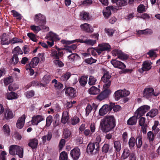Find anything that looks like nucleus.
<instances>
[{
    "label": "nucleus",
    "mask_w": 160,
    "mask_h": 160,
    "mask_svg": "<svg viewBox=\"0 0 160 160\" xmlns=\"http://www.w3.org/2000/svg\"><path fill=\"white\" fill-rule=\"evenodd\" d=\"M102 129L104 132L111 131L115 126V120L112 116H107L103 119Z\"/></svg>",
    "instance_id": "obj_1"
},
{
    "label": "nucleus",
    "mask_w": 160,
    "mask_h": 160,
    "mask_svg": "<svg viewBox=\"0 0 160 160\" xmlns=\"http://www.w3.org/2000/svg\"><path fill=\"white\" fill-rule=\"evenodd\" d=\"M9 153L12 155H18L20 158H22L23 155V148L16 145H12L9 147Z\"/></svg>",
    "instance_id": "obj_2"
},
{
    "label": "nucleus",
    "mask_w": 160,
    "mask_h": 160,
    "mask_svg": "<svg viewBox=\"0 0 160 160\" xmlns=\"http://www.w3.org/2000/svg\"><path fill=\"white\" fill-rule=\"evenodd\" d=\"M61 42L63 44H70L76 42H80L81 43H85L88 45L93 46L96 43V41L94 40L87 39L83 41L82 40L78 39L72 41L62 40H61Z\"/></svg>",
    "instance_id": "obj_3"
},
{
    "label": "nucleus",
    "mask_w": 160,
    "mask_h": 160,
    "mask_svg": "<svg viewBox=\"0 0 160 160\" xmlns=\"http://www.w3.org/2000/svg\"><path fill=\"white\" fill-rule=\"evenodd\" d=\"M34 21L36 24L41 27L43 26L46 22L45 16L40 13L35 15Z\"/></svg>",
    "instance_id": "obj_4"
},
{
    "label": "nucleus",
    "mask_w": 160,
    "mask_h": 160,
    "mask_svg": "<svg viewBox=\"0 0 160 160\" xmlns=\"http://www.w3.org/2000/svg\"><path fill=\"white\" fill-rule=\"evenodd\" d=\"M111 46L108 43H102L99 44L98 47L96 48V52L100 55L104 51H110Z\"/></svg>",
    "instance_id": "obj_5"
},
{
    "label": "nucleus",
    "mask_w": 160,
    "mask_h": 160,
    "mask_svg": "<svg viewBox=\"0 0 160 160\" xmlns=\"http://www.w3.org/2000/svg\"><path fill=\"white\" fill-rule=\"evenodd\" d=\"M150 107L147 105L142 106L139 107L135 112V115H137L138 117H140L150 109Z\"/></svg>",
    "instance_id": "obj_6"
},
{
    "label": "nucleus",
    "mask_w": 160,
    "mask_h": 160,
    "mask_svg": "<svg viewBox=\"0 0 160 160\" xmlns=\"http://www.w3.org/2000/svg\"><path fill=\"white\" fill-rule=\"evenodd\" d=\"M154 90L152 88H148L145 89L143 92V96L146 98L149 99L152 95L155 96H158L159 93H157L153 92Z\"/></svg>",
    "instance_id": "obj_7"
},
{
    "label": "nucleus",
    "mask_w": 160,
    "mask_h": 160,
    "mask_svg": "<svg viewBox=\"0 0 160 160\" xmlns=\"http://www.w3.org/2000/svg\"><path fill=\"white\" fill-rule=\"evenodd\" d=\"M152 63L150 61H146L143 62L141 69L139 70V71L142 73L144 71H147L150 70L152 67Z\"/></svg>",
    "instance_id": "obj_8"
},
{
    "label": "nucleus",
    "mask_w": 160,
    "mask_h": 160,
    "mask_svg": "<svg viewBox=\"0 0 160 160\" xmlns=\"http://www.w3.org/2000/svg\"><path fill=\"white\" fill-rule=\"evenodd\" d=\"M111 110H112V107L110 105L108 104L104 105L99 109V114L101 116H104Z\"/></svg>",
    "instance_id": "obj_9"
},
{
    "label": "nucleus",
    "mask_w": 160,
    "mask_h": 160,
    "mask_svg": "<svg viewBox=\"0 0 160 160\" xmlns=\"http://www.w3.org/2000/svg\"><path fill=\"white\" fill-rule=\"evenodd\" d=\"M44 117L42 115L34 116L31 120L32 124L33 125H37L38 123L44 120Z\"/></svg>",
    "instance_id": "obj_10"
},
{
    "label": "nucleus",
    "mask_w": 160,
    "mask_h": 160,
    "mask_svg": "<svg viewBox=\"0 0 160 160\" xmlns=\"http://www.w3.org/2000/svg\"><path fill=\"white\" fill-rule=\"evenodd\" d=\"M116 10V8L112 6L107 7L103 10V15L106 18H108L111 14V12L115 11Z\"/></svg>",
    "instance_id": "obj_11"
},
{
    "label": "nucleus",
    "mask_w": 160,
    "mask_h": 160,
    "mask_svg": "<svg viewBox=\"0 0 160 160\" xmlns=\"http://www.w3.org/2000/svg\"><path fill=\"white\" fill-rule=\"evenodd\" d=\"M70 154L73 159H78L80 155V149L77 148H74L71 151Z\"/></svg>",
    "instance_id": "obj_12"
},
{
    "label": "nucleus",
    "mask_w": 160,
    "mask_h": 160,
    "mask_svg": "<svg viewBox=\"0 0 160 160\" xmlns=\"http://www.w3.org/2000/svg\"><path fill=\"white\" fill-rule=\"evenodd\" d=\"M111 62L113 66L116 68L122 69L126 67L125 65L123 63L116 59L111 61Z\"/></svg>",
    "instance_id": "obj_13"
},
{
    "label": "nucleus",
    "mask_w": 160,
    "mask_h": 160,
    "mask_svg": "<svg viewBox=\"0 0 160 160\" xmlns=\"http://www.w3.org/2000/svg\"><path fill=\"white\" fill-rule=\"evenodd\" d=\"M110 92L111 91L109 89L104 90L99 95L97 96V98L99 100L101 101L107 98Z\"/></svg>",
    "instance_id": "obj_14"
},
{
    "label": "nucleus",
    "mask_w": 160,
    "mask_h": 160,
    "mask_svg": "<svg viewBox=\"0 0 160 160\" xmlns=\"http://www.w3.org/2000/svg\"><path fill=\"white\" fill-rule=\"evenodd\" d=\"M26 118V116L25 114L22 115L18 119L16 126L17 128L19 129H21L23 126L25 120Z\"/></svg>",
    "instance_id": "obj_15"
},
{
    "label": "nucleus",
    "mask_w": 160,
    "mask_h": 160,
    "mask_svg": "<svg viewBox=\"0 0 160 160\" xmlns=\"http://www.w3.org/2000/svg\"><path fill=\"white\" fill-rule=\"evenodd\" d=\"M10 43L9 38L6 34L3 33L1 37V44L2 45H8Z\"/></svg>",
    "instance_id": "obj_16"
},
{
    "label": "nucleus",
    "mask_w": 160,
    "mask_h": 160,
    "mask_svg": "<svg viewBox=\"0 0 160 160\" xmlns=\"http://www.w3.org/2000/svg\"><path fill=\"white\" fill-rule=\"evenodd\" d=\"M48 39L49 40L57 41L60 40L58 36L52 32H49L47 35Z\"/></svg>",
    "instance_id": "obj_17"
},
{
    "label": "nucleus",
    "mask_w": 160,
    "mask_h": 160,
    "mask_svg": "<svg viewBox=\"0 0 160 160\" xmlns=\"http://www.w3.org/2000/svg\"><path fill=\"white\" fill-rule=\"evenodd\" d=\"M65 94L71 98H73L76 96V92L74 89L70 87L67 88L65 91Z\"/></svg>",
    "instance_id": "obj_18"
},
{
    "label": "nucleus",
    "mask_w": 160,
    "mask_h": 160,
    "mask_svg": "<svg viewBox=\"0 0 160 160\" xmlns=\"http://www.w3.org/2000/svg\"><path fill=\"white\" fill-rule=\"evenodd\" d=\"M14 116L12 111L9 109H7L5 110L3 118L5 119H9L12 118Z\"/></svg>",
    "instance_id": "obj_19"
},
{
    "label": "nucleus",
    "mask_w": 160,
    "mask_h": 160,
    "mask_svg": "<svg viewBox=\"0 0 160 160\" xmlns=\"http://www.w3.org/2000/svg\"><path fill=\"white\" fill-rule=\"evenodd\" d=\"M80 28L82 30L85 31L87 32H92V31L91 30L90 25L87 23L82 24L80 25Z\"/></svg>",
    "instance_id": "obj_20"
},
{
    "label": "nucleus",
    "mask_w": 160,
    "mask_h": 160,
    "mask_svg": "<svg viewBox=\"0 0 160 160\" xmlns=\"http://www.w3.org/2000/svg\"><path fill=\"white\" fill-rule=\"evenodd\" d=\"M139 118L138 117L137 115H135L132 117H131L127 121V123L129 125H135L137 122V118Z\"/></svg>",
    "instance_id": "obj_21"
},
{
    "label": "nucleus",
    "mask_w": 160,
    "mask_h": 160,
    "mask_svg": "<svg viewBox=\"0 0 160 160\" xmlns=\"http://www.w3.org/2000/svg\"><path fill=\"white\" fill-rule=\"evenodd\" d=\"M38 144V141L37 139L34 138L30 140L28 145L32 149L36 148Z\"/></svg>",
    "instance_id": "obj_22"
},
{
    "label": "nucleus",
    "mask_w": 160,
    "mask_h": 160,
    "mask_svg": "<svg viewBox=\"0 0 160 160\" xmlns=\"http://www.w3.org/2000/svg\"><path fill=\"white\" fill-rule=\"evenodd\" d=\"M100 132H97L95 134L97 136L96 138L95 142L94 143L95 144L96 147V151H98L99 148V143L101 141V137L99 135Z\"/></svg>",
    "instance_id": "obj_23"
},
{
    "label": "nucleus",
    "mask_w": 160,
    "mask_h": 160,
    "mask_svg": "<svg viewBox=\"0 0 160 160\" xmlns=\"http://www.w3.org/2000/svg\"><path fill=\"white\" fill-rule=\"evenodd\" d=\"M88 92L90 94L95 95L99 93L100 90L95 86H92L88 90Z\"/></svg>",
    "instance_id": "obj_24"
},
{
    "label": "nucleus",
    "mask_w": 160,
    "mask_h": 160,
    "mask_svg": "<svg viewBox=\"0 0 160 160\" xmlns=\"http://www.w3.org/2000/svg\"><path fill=\"white\" fill-rule=\"evenodd\" d=\"M68 113L67 111L63 112L62 118V122L63 123H66L69 119Z\"/></svg>",
    "instance_id": "obj_25"
},
{
    "label": "nucleus",
    "mask_w": 160,
    "mask_h": 160,
    "mask_svg": "<svg viewBox=\"0 0 160 160\" xmlns=\"http://www.w3.org/2000/svg\"><path fill=\"white\" fill-rule=\"evenodd\" d=\"M80 15L81 19L83 20H88L91 18V16L89 14L84 11H82L81 12Z\"/></svg>",
    "instance_id": "obj_26"
},
{
    "label": "nucleus",
    "mask_w": 160,
    "mask_h": 160,
    "mask_svg": "<svg viewBox=\"0 0 160 160\" xmlns=\"http://www.w3.org/2000/svg\"><path fill=\"white\" fill-rule=\"evenodd\" d=\"M41 28L43 29H46L44 28V26L41 27L40 26H38L35 25H32L30 27L31 29L36 33H37L41 30Z\"/></svg>",
    "instance_id": "obj_27"
},
{
    "label": "nucleus",
    "mask_w": 160,
    "mask_h": 160,
    "mask_svg": "<svg viewBox=\"0 0 160 160\" xmlns=\"http://www.w3.org/2000/svg\"><path fill=\"white\" fill-rule=\"evenodd\" d=\"M95 145L94 143H89L87 147V151L88 152L91 153L95 149V151H97L96 150Z\"/></svg>",
    "instance_id": "obj_28"
},
{
    "label": "nucleus",
    "mask_w": 160,
    "mask_h": 160,
    "mask_svg": "<svg viewBox=\"0 0 160 160\" xmlns=\"http://www.w3.org/2000/svg\"><path fill=\"white\" fill-rule=\"evenodd\" d=\"M122 90H119L116 91L114 94V98L116 100H119L121 98L123 97L122 93Z\"/></svg>",
    "instance_id": "obj_29"
},
{
    "label": "nucleus",
    "mask_w": 160,
    "mask_h": 160,
    "mask_svg": "<svg viewBox=\"0 0 160 160\" xmlns=\"http://www.w3.org/2000/svg\"><path fill=\"white\" fill-rule=\"evenodd\" d=\"M6 96L8 100L15 99L17 98V94L14 92H12L7 93Z\"/></svg>",
    "instance_id": "obj_30"
},
{
    "label": "nucleus",
    "mask_w": 160,
    "mask_h": 160,
    "mask_svg": "<svg viewBox=\"0 0 160 160\" xmlns=\"http://www.w3.org/2000/svg\"><path fill=\"white\" fill-rule=\"evenodd\" d=\"M51 80V76L49 75H45L42 80L41 82L44 85L48 83Z\"/></svg>",
    "instance_id": "obj_31"
},
{
    "label": "nucleus",
    "mask_w": 160,
    "mask_h": 160,
    "mask_svg": "<svg viewBox=\"0 0 160 160\" xmlns=\"http://www.w3.org/2000/svg\"><path fill=\"white\" fill-rule=\"evenodd\" d=\"M39 62V59L38 57L33 58L30 62V64L32 68H34L37 66Z\"/></svg>",
    "instance_id": "obj_32"
},
{
    "label": "nucleus",
    "mask_w": 160,
    "mask_h": 160,
    "mask_svg": "<svg viewBox=\"0 0 160 160\" xmlns=\"http://www.w3.org/2000/svg\"><path fill=\"white\" fill-rule=\"evenodd\" d=\"M158 112V110L157 109H152L147 114L146 116L153 118L157 114Z\"/></svg>",
    "instance_id": "obj_33"
},
{
    "label": "nucleus",
    "mask_w": 160,
    "mask_h": 160,
    "mask_svg": "<svg viewBox=\"0 0 160 160\" xmlns=\"http://www.w3.org/2000/svg\"><path fill=\"white\" fill-rule=\"evenodd\" d=\"M52 137V134L51 132H48L46 135H45L42 137L41 139L42 140V143H44L47 139L48 141L50 140Z\"/></svg>",
    "instance_id": "obj_34"
},
{
    "label": "nucleus",
    "mask_w": 160,
    "mask_h": 160,
    "mask_svg": "<svg viewBox=\"0 0 160 160\" xmlns=\"http://www.w3.org/2000/svg\"><path fill=\"white\" fill-rule=\"evenodd\" d=\"M130 154L129 150L128 148L125 149L122 155L121 158L123 159H125L127 158L130 155Z\"/></svg>",
    "instance_id": "obj_35"
},
{
    "label": "nucleus",
    "mask_w": 160,
    "mask_h": 160,
    "mask_svg": "<svg viewBox=\"0 0 160 160\" xmlns=\"http://www.w3.org/2000/svg\"><path fill=\"white\" fill-rule=\"evenodd\" d=\"M88 78L87 76H82L81 77L79 82L81 85L84 86L86 84L88 81Z\"/></svg>",
    "instance_id": "obj_36"
},
{
    "label": "nucleus",
    "mask_w": 160,
    "mask_h": 160,
    "mask_svg": "<svg viewBox=\"0 0 160 160\" xmlns=\"http://www.w3.org/2000/svg\"><path fill=\"white\" fill-rule=\"evenodd\" d=\"M13 82V79L11 77L9 76L4 78L3 79V82L4 85L6 86L8 85L9 83Z\"/></svg>",
    "instance_id": "obj_37"
},
{
    "label": "nucleus",
    "mask_w": 160,
    "mask_h": 160,
    "mask_svg": "<svg viewBox=\"0 0 160 160\" xmlns=\"http://www.w3.org/2000/svg\"><path fill=\"white\" fill-rule=\"evenodd\" d=\"M147 8L145 6L142 4H141L138 7L137 11L139 13H142L145 12Z\"/></svg>",
    "instance_id": "obj_38"
},
{
    "label": "nucleus",
    "mask_w": 160,
    "mask_h": 160,
    "mask_svg": "<svg viewBox=\"0 0 160 160\" xmlns=\"http://www.w3.org/2000/svg\"><path fill=\"white\" fill-rule=\"evenodd\" d=\"M80 119L79 118L74 116L72 117L70 121L71 123L73 125H74L79 122Z\"/></svg>",
    "instance_id": "obj_39"
},
{
    "label": "nucleus",
    "mask_w": 160,
    "mask_h": 160,
    "mask_svg": "<svg viewBox=\"0 0 160 160\" xmlns=\"http://www.w3.org/2000/svg\"><path fill=\"white\" fill-rule=\"evenodd\" d=\"M110 78V75L108 73L106 72L105 73L101 78V80L103 82H107L110 81L109 79Z\"/></svg>",
    "instance_id": "obj_40"
},
{
    "label": "nucleus",
    "mask_w": 160,
    "mask_h": 160,
    "mask_svg": "<svg viewBox=\"0 0 160 160\" xmlns=\"http://www.w3.org/2000/svg\"><path fill=\"white\" fill-rule=\"evenodd\" d=\"M50 56L53 59H59V57H58V52L55 50L52 49L51 52Z\"/></svg>",
    "instance_id": "obj_41"
},
{
    "label": "nucleus",
    "mask_w": 160,
    "mask_h": 160,
    "mask_svg": "<svg viewBox=\"0 0 160 160\" xmlns=\"http://www.w3.org/2000/svg\"><path fill=\"white\" fill-rule=\"evenodd\" d=\"M142 136L141 135L139 134L136 140H138V142H136V145L138 148H140L142 145Z\"/></svg>",
    "instance_id": "obj_42"
},
{
    "label": "nucleus",
    "mask_w": 160,
    "mask_h": 160,
    "mask_svg": "<svg viewBox=\"0 0 160 160\" xmlns=\"http://www.w3.org/2000/svg\"><path fill=\"white\" fill-rule=\"evenodd\" d=\"M23 42V41L20 38H13L10 40V43L11 44H14L17 43H22Z\"/></svg>",
    "instance_id": "obj_43"
},
{
    "label": "nucleus",
    "mask_w": 160,
    "mask_h": 160,
    "mask_svg": "<svg viewBox=\"0 0 160 160\" xmlns=\"http://www.w3.org/2000/svg\"><path fill=\"white\" fill-rule=\"evenodd\" d=\"M68 155L65 151L62 152L60 154L59 160H68Z\"/></svg>",
    "instance_id": "obj_44"
},
{
    "label": "nucleus",
    "mask_w": 160,
    "mask_h": 160,
    "mask_svg": "<svg viewBox=\"0 0 160 160\" xmlns=\"http://www.w3.org/2000/svg\"><path fill=\"white\" fill-rule=\"evenodd\" d=\"M97 81V79L92 76L89 77L88 80V84L90 85H93L95 84Z\"/></svg>",
    "instance_id": "obj_45"
},
{
    "label": "nucleus",
    "mask_w": 160,
    "mask_h": 160,
    "mask_svg": "<svg viewBox=\"0 0 160 160\" xmlns=\"http://www.w3.org/2000/svg\"><path fill=\"white\" fill-rule=\"evenodd\" d=\"M71 74L69 72H68L62 75L61 77V80L62 81H66L70 77Z\"/></svg>",
    "instance_id": "obj_46"
},
{
    "label": "nucleus",
    "mask_w": 160,
    "mask_h": 160,
    "mask_svg": "<svg viewBox=\"0 0 160 160\" xmlns=\"http://www.w3.org/2000/svg\"><path fill=\"white\" fill-rule=\"evenodd\" d=\"M114 147L117 152H119L121 148V146L120 142L116 141L114 142Z\"/></svg>",
    "instance_id": "obj_47"
},
{
    "label": "nucleus",
    "mask_w": 160,
    "mask_h": 160,
    "mask_svg": "<svg viewBox=\"0 0 160 160\" xmlns=\"http://www.w3.org/2000/svg\"><path fill=\"white\" fill-rule=\"evenodd\" d=\"M27 36L32 41L34 42H36L37 41V38L36 35L34 33H27Z\"/></svg>",
    "instance_id": "obj_48"
},
{
    "label": "nucleus",
    "mask_w": 160,
    "mask_h": 160,
    "mask_svg": "<svg viewBox=\"0 0 160 160\" xmlns=\"http://www.w3.org/2000/svg\"><path fill=\"white\" fill-rule=\"evenodd\" d=\"M110 106L112 107V109H113L114 111L116 112L120 110L121 108V107L119 105H115L114 103H111Z\"/></svg>",
    "instance_id": "obj_49"
},
{
    "label": "nucleus",
    "mask_w": 160,
    "mask_h": 160,
    "mask_svg": "<svg viewBox=\"0 0 160 160\" xmlns=\"http://www.w3.org/2000/svg\"><path fill=\"white\" fill-rule=\"evenodd\" d=\"M12 63L14 65L17 64L19 61V59L17 54H14L12 58Z\"/></svg>",
    "instance_id": "obj_50"
},
{
    "label": "nucleus",
    "mask_w": 160,
    "mask_h": 160,
    "mask_svg": "<svg viewBox=\"0 0 160 160\" xmlns=\"http://www.w3.org/2000/svg\"><path fill=\"white\" fill-rule=\"evenodd\" d=\"M35 94L34 91L31 90L30 91H27L25 93V95L27 98H30L33 97Z\"/></svg>",
    "instance_id": "obj_51"
},
{
    "label": "nucleus",
    "mask_w": 160,
    "mask_h": 160,
    "mask_svg": "<svg viewBox=\"0 0 160 160\" xmlns=\"http://www.w3.org/2000/svg\"><path fill=\"white\" fill-rule=\"evenodd\" d=\"M136 143V140L133 137H131L129 141L128 144L129 147L130 148H133Z\"/></svg>",
    "instance_id": "obj_52"
},
{
    "label": "nucleus",
    "mask_w": 160,
    "mask_h": 160,
    "mask_svg": "<svg viewBox=\"0 0 160 160\" xmlns=\"http://www.w3.org/2000/svg\"><path fill=\"white\" fill-rule=\"evenodd\" d=\"M2 129L5 134H7V135L9 134L10 131L9 126L8 125H4Z\"/></svg>",
    "instance_id": "obj_53"
},
{
    "label": "nucleus",
    "mask_w": 160,
    "mask_h": 160,
    "mask_svg": "<svg viewBox=\"0 0 160 160\" xmlns=\"http://www.w3.org/2000/svg\"><path fill=\"white\" fill-rule=\"evenodd\" d=\"M18 88V85L16 84H11L8 86V90L11 91H14Z\"/></svg>",
    "instance_id": "obj_54"
},
{
    "label": "nucleus",
    "mask_w": 160,
    "mask_h": 160,
    "mask_svg": "<svg viewBox=\"0 0 160 160\" xmlns=\"http://www.w3.org/2000/svg\"><path fill=\"white\" fill-rule=\"evenodd\" d=\"M127 3V2L125 0H118L116 4L118 7H121L126 5Z\"/></svg>",
    "instance_id": "obj_55"
},
{
    "label": "nucleus",
    "mask_w": 160,
    "mask_h": 160,
    "mask_svg": "<svg viewBox=\"0 0 160 160\" xmlns=\"http://www.w3.org/2000/svg\"><path fill=\"white\" fill-rule=\"evenodd\" d=\"M52 121V117L51 115H49L47 117L46 119V125L47 127L49 126Z\"/></svg>",
    "instance_id": "obj_56"
},
{
    "label": "nucleus",
    "mask_w": 160,
    "mask_h": 160,
    "mask_svg": "<svg viewBox=\"0 0 160 160\" xmlns=\"http://www.w3.org/2000/svg\"><path fill=\"white\" fill-rule=\"evenodd\" d=\"M13 16L17 18V19H21V15L15 10H12L11 11Z\"/></svg>",
    "instance_id": "obj_57"
},
{
    "label": "nucleus",
    "mask_w": 160,
    "mask_h": 160,
    "mask_svg": "<svg viewBox=\"0 0 160 160\" xmlns=\"http://www.w3.org/2000/svg\"><path fill=\"white\" fill-rule=\"evenodd\" d=\"M92 109V107L91 105H87L85 110V115L86 116H88L89 115V114L91 112Z\"/></svg>",
    "instance_id": "obj_58"
},
{
    "label": "nucleus",
    "mask_w": 160,
    "mask_h": 160,
    "mask_svg": "<svg viewBox=\"0 0 160 160\" xmlns=\"http://www.w3.org/2000/svg\"><path fill=\"white\" fill-rule=\"evenodd\" d=\"M38 58L40 60V61L43 62L44 61L45 59V54L44 53H42L38 54Z\"/></svg>",
    "instance_id": "obj_59"
},
{
    "label": "nucleus",
    "mask_w": 160,
    "mask_h": 160,
    "mask_svg": "<svg viewBox=\"0 0 160 160\" xmlns=\"http://www.w3.org/2000/svg\"><path fill=\"white\" fill-rule=\"evenodd\" d=\"M6 154V152L0 151V160H5Z\"/></svg>",
    "instance_id": "obj_60"
},
{
    "label": "nucleus",
    "mask_w": 160,
    "mask_h": 160,
    "mask_svg": "<svg viewBox=\"0 0 160 160\" xmlns=\"http://www.w3.org/2000/svg\"><path fill=\"white\" fill-rule=\"evenodd\" d=\"M13 52L15 53L19 54H22L23 52L19 46H17L14 48Z\"/></svg>",
    "instance_id": "obj_61"
},
{
    "label": "nucleus",
    "mask_w": 160,
    "mask_h": 160,
    "mask_svg": "<svg viewBox=\"0 0 160 160\" xmlns=\"http://www.w3.org/2000/svg\"><path fill=\"white\" fill-rule=\"evenodd\" d=\"M151 58H153L157 57V55L153 50H151L147 53Z\"/></svg>",
    "instance_id": "obj_62"
},
{
    "label": "nucleus",
    "mask_w": 160,
    "mask_h": 160,
    "mask_svg": "<svg viewBox=\"0 0 160 160\" xmlns=\"http://www.w3.org/2000/svg\"><path fill=\"white\" fill-rule=\"evenodd\" d=\"M128 58V56L123 52H122L121 51L119 55V56L118 58L121 60H124L127 59Z\"/></svg>",
    "instance_id": "obj_63"
},
{
    "label": "nucleus",
    "mask_w": 160,
    "mask_h": 160,
    "mask_svg": "<svg viewBox=\"0 0 160 160\" xmlns=\"http://www.w3.org/2000/svg\"><path fill=\"white\" fill-rule=\"evenodd\" d=\"M105 32L108 35H112L114 32V31L113 29L108 28H106L105 29Z\"/></svg>",
    "instance_id": "obj_64"
}]
</instances>
